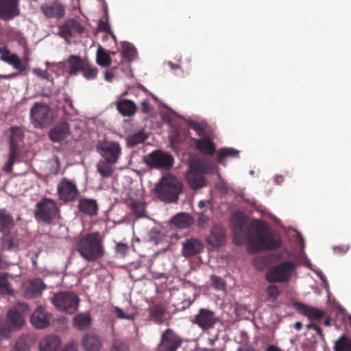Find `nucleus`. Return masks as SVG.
Instances as JSON below:
<instances>
[{"mask_svg":"<svg viewBox=\"0 0 351 351\" xmlns=\"http://www.w3.org/2000/svg\"><path fill=\"white\" fill-rule=\"evenodd\" d=\"M306 328L308 330H314V331L316 332V333L320 337V338L322 339H324V334L322 332V328L317 326V324H313V323H310L308 324L307 326H306Z\"/></svg>","mask_w":351,"mask_h":351,"instance_id":"5fc2aeb1","label":"nucleus"},{"mask_svg":"<svg viewBox=\"0 0 351 351\" xmlns=\"http://www.w3.org/2000/svg\"><path fill=\"white\" fill-rule=\"evenodd\" d=\"M334 351H351V339L345 335L341 336L335 341Z\"/></svg>","mask_w":351,"mask_h":351,"instance_id":"37998d69","label":"nucleus"},{"mask_svg":"<svg viewBox=\"0 0 351 351\" xmlns=\"http://www.w3.org/2000/svg\"><path fill=\"white\" fill-rule=\"evenodd\" d=\"M96 62L98 65L102 67H108L112 63V58L109 53L101 46L97 50L96 53Z\"/></svg>","mask_w":351,"mask_h":351,"instance_id":"4c0bfd02","label":"nucleus"},{"mask_svg":"<svg viewBox=\"0 0 351 351\" xmlns=\"http://www.w3.org/2000/svg\"><path fill=\"white\" fill-rule=\"evenodd\" d=\"M99 28L102 32H105L107 33H110V27L109 24L106 22H104L102 21H99Z\"/></svg>","mask_w":351,"mask_h":351,"instance_id":"0e129e2a","label":"nucleus"},{"mask_svg":"<svg viewBox=\"0 0 351 351\" xmlns=\"http://www.w3.org/2000/svg\"><path fill=\"white\" fill-rule=\"evenodd\" d=\"M181 343L180 337L172 329L168 328L161 336L159 351H176Z\"/></svg>","mask_w":351,"mask_h":351,"instance_id":"4468645a","label":"nucleus"},{"mask_svg":"<svg viewBox=\"0 0 351 351\" xmlns=\"http://www.w3.org/2000/svg\"><path fill=\"white\" fill-rule=\"evenodd\" d=\"M245 241L250 254L275 250L281 245L280 238L273 235L265 223L260 219H254L250 222Z\"/></svg>","mask_w":351,"mask_h":351,"instance_id":"f257e3e1","label":"nucleus"},{"mask_svg":"<svg viewBox=\"0 0 351 351\" xmlns=\"http://www.w3.org/2000/svg\"><path fill=\"white\" fill-rule=\"evenodd\" d=\"M165 308L160 304H156L150 308L149 316L157 324H162L164 321Z\"/></svg>","mask_w":351,"mask_h":351,"instance_id":"ea45409f","label":"nucleus"},{"mask_svg":"<svg viewBox=\"0 0 351 351\" xmlns=\"http://www.w3.org/2000/svg\"><path fill=\"white\" fill-rule=\"evenodd\" d=\"M40 8L42 12L47 18L60 19L65 14L64 6L58 3L44 4Z\"/></svg>","mask_w":351,"mask_h":351,"instance_id":"a878e982","label":"nucleus"},{"mask_svg":"<svg viewBox=\"0 0 351 351\" xmlns=\"http://www.w3.org/2000/svg\"><path fill=\"white\" fill-rule=\"evenodd\" d=\"M77 343L75 341H70L62 349V351H77Z\"/></svg>","mask_w":351,"mask_h":351,"instance_id":"bf43d9fd","label":"nucleus"},{"mask_svg":"<svg viewBox=\"0 0 351 351\" xmlns=\"http://www.w3.org/2000/svg\"><path fill=\"white\" fill-rule=\"evenodd\" d=\"M10 152L7 162L3 167L4 172L9 173L12 171V167L20 152V143L23 141L25 134L21 128L12 126L10 128Z\"/></svg>","mask_w":351,"mask_h":351,"instance_id":"39448f33","label":"nucleus"},{"mask_svg":"<svg viewBox=\"0 0 351 351\" xmlns=\"http://www.w3.org/2000/svg\"><path fill=\"white\" fill-rule=\"evenodd\" d=\"M136 54V49L132 45L126 42L123 43L122 51L121 52L119 53V60L118 61L115 60V62L117 63H121L124 59H125L128 62H130L134 59Z\"/></svg>","mask_w":351,"mask_h":351,"instance_id":"f704fd0d","label":"nucleus"},{"mask_svg":"<svg viewBox=\"0 0 351 351\" xmlns=\"http://www.w3.org/2000/svg\"><path fill=\"white\" fill-rule=\"evenodd\" d=\"M114 311L116 313L117 317L120 319H132L133 316L131 315L125 314L122 309L119 307H116L114 308Z\"/></svg>","mask_w":351,"mask_h":351,"instance_id":"4d7b16f0","label":"nucleus"},{"mask_svg":"<svg viewBox=\"0 0 351 351\" xmlns=\"http://www.w3.org/2000/svg\"><path fill=\"white\" fill-rule=\"evenodd\" d=\"M208 221L209 217L207 215H206L204 213H202L197 219V224L199 226L204 228L206 226L208 225Z\"/></svg>","mask_w":351,"mask_h":351,"instance_id":"6e6d98bb","label":"nucleus"},{"mask_svg":"<svg viewBox=\"0 0 351 351\" xmlns=\"http://www.w3.org/2000/svg\"><path fill=\"white\" fill-rule=\"evenodd\" d=\"M203 250V244L197 239L191 238L186 239L182 243V254L184 257H191Z\"/></svg>","mask_w":351,"mask_h":351,"instance_id":"5701e85b","label":"nucleus"},{"mask_svg":"<svg viewBox=\"0 0 351 351\" xmlns=\"http://www.w3.org/2000/svg\"><path fill=\"white\" fill-rule=\"evenodd\" d=\"M212 286L217 290H223L226 288L224 280L222 278L212 275L210 277Z\"/></svg>","mask_w":351,"mask_h":351,"instance_id":"8fccbe9b","label":"nucleus"},{"mask_svg":"<svg viewBox=\"0 0 351 351\" xmlns=\"http://www.w3.org/2000/svg\"><path fill=\"white\" fill-rule=\"evenodd\" d=\"M189 125L199 136H204L205 135V130L202 124L192 121L189 123Z\"/></svg>","mask_w":351,"mask_h":351,"instance_id":"603ef678","label":"nucleus"},{"mask_svg":"<svg viewBox=\"0 0 351 351\" xmlns=\"http://www.w3.org/2000/svg\"><path fill=\"white\" fill-rule=\"evenodd\" d=\"M12 66L17 69L19 72H23L25 70L26 66L22 64L21 60L18 58L14 62Z\"/></svg>","mask_w":351,"mask_h":351,"instance_id":"680f3d73","label":"nucleus"},{"mask_svg":"<svg viewBox=\"0 0 351 351\" xmlns=\"http://www.w3.org/2000/svg\"><path fill=\"white\" fill-rule=\"evenodd\" d=\"M20 15L19 0H0V19L9 21Z\"/></svg>","mask_w":351,"mask_h":351,"instance_id":"dca6fc26","label":"nucleus"},{"mask_svg":"<svg viewBox=\"0 0 351 351\" xmlns=\"http://www.w3.org/2000/svg\"><path fill=\"white\" fill-rule=\"evenodd\" d=\"M169 140L171 149L174 150L177 149L182 141L180 131L176 128L173 129L169 136Z\"/></svg>","mask_w":351,"mask_h":351,"instance_id":"a18cd8bd","label":"nucleus"},{"mask_svg":"<svg viewBox=\"0 0 351 351\" xmlns=\"http://www.w3.org/2000/svg\"><path fill=\"white\" fill-rule=\"evenodd\" d=\"M91 323V317L88 313H80L73 318V325L78 330H84L88 328Z\"/></svg>","mask_w":351,"mask_h":351,"instance_id":"c9c22d12","label":"nucleus"},{"mask_svg":"<svg viewBox=\"0 0 351 351\" xmlns=\"http://www.w3.org/2000/svg\"><path fill=\"white\" fill-rule=\"evenodd\" d=\"M80 212L88 216H95L98 213V204L95 199L89 198H81L77 204Z\"/></svg>","mask_w":351,"mask_h":351,"instance_id":"b1692460","label":"nucleus"},{"mask_svg":"<svg viewBox=\"0 0 351 351\" xmlns=\"http://www.w3.org/2000/svg\"><path fill=\"white\" fill-rule=\"evenodd\" d=\"M29 306L26 303L19 302L11 307L6 315V322L11 328L19 329L25 323V317L29 313Z\"/></svg>","mask_w":351,"mask_h":351,"instance_id":"9d476101","label":"nucleus"},{"mask_svg":"<svg viewBox=\"0 0 351 351\" xmlns=\"http://www.w3.org/2000/svg\"><path fill=\"white\" fill-rule=\"evenodd\" d=\"M1 249L3 250L12 251L16 250L19 247L18 238L9 233H3L1 238Z\"/></svg>","mask_w":351,"mask_h":351,"instance_id":"72a5a7b5","label":"nucleus"},{"mask_svg":"<svg viewBox=\"0 0 351 351\" xmlns=\"http://www.w3.org/2000/svg\"><path fill=\"white\" fill-rule=\"evenodd\" d=\"M100 155L108 164H114L117 162L121 154V147L115 141H105L97 146Z\"/></svg>","mask_w":351,"mask_h":351,"instance_id":"9b49d317","label":"nucleus"},{"mask_svg":"<svg viewBox=\"0 0 351 351\" xmlns=\"http://www.w3.org/2000/svg\"><path fill=\"white\" fill-rule=\"evenodd\" d=\"M12 351H30L29 345L23 339H19Z\"/></svg>","mask_w":351,"mask_h":351,"instance_id":"3c124183","label":"nucleus"},{"mask_svg":"<svg viewBox=\"0 0 351 351\" xmlns=\"http://www.w3.org/2000/svg\"><path fill=\"white\" fill-rule=\"evenodd\" d=\"M171 226L179 229H185L189 228L193 223L191 217L184 213H181L173 216L170 221Z\"/></svg>","mask_w":351,"mask_h":351,"instance_id":"473e14b6","label":"nucleus"},{"mask_svg":"<svg viewBox=\"0 0 351 351\" xmlns=\"http://www.w3.org/2000/svg\"><path fill=\"white\" fill-rule=\"evenodd\" d=\"M207 243L213 247H219L226 242V234L223 228L220 226H213L210 234L206 237Z\"/></svg>","mask_w":351,"mask_h":351,"instance_id":"4be33fe9","label":"nucleus"},{"mask_svg":"<svg viewBox=\"0 0 351 351\" xmlns=\"http://www.w3.org/2000/svg\"><path fill=\"white\" fill-rule=\"evenodd\" d=\"M87 59H82L78 56L71 55L66 62L69 67V73L71 75H76L81 71Z\"/></svg>","mask_w":351,"mask_h":351,"instance_id":"2f4dec72","label":"nucleus"},{"mask_svg":"<svg viewBox=\"0 0 351 351\" xmlns=\"http://www.w3.org/2000/svg\"><path fill=\"white\" fill-rule=\"evenodd\" d=\"M239 152L231 147L221 148L218 151L217 162L220 164L224 163V159L227 157L238 158Z\"/></svg>","mask_w":351,"mask_h":351,"instance_id":"a19ab883","label":"nucleus"},{"mask_svg":"<svg viewBox=\"0 0 351 351\" xmlns=\"http://www.w3.org/2000/svg\"><path fill=\"white\" fill-rule=\"evenodd\" d=\"M33 73L43 79H48L49 77V75L46 69L42 70L38 68L34 69Z\"/></svg>","mask_w":351,"mask_h":351,"instance_id":"052dcab7","label":"nucleus"},{"mask_svg":"<svg viewBox=\"0 0 351 351\" xmlns=\"http://www.w3.org/2000/svg\"><path fill=\"white\" fill-rule=\"evenodd\" d=\"M24 296L26 298H36L40 295L45 289V285L40 278H34L28 280L24 285Z\"/></svg>","mask_w":351,"mask_h":351,"instance_id":"aec40b11","label":"nucleus"},{"mask_svg":"<svg viewBox=\"0 0 351 351\" xmlns=\"http://www.w3.org/2000/svg\"><path fill=\"white\" fill-rule=\"evenodd\" d=\"M143 160L151 169L165 170L170 169L174 163V158L171 154L160 149L145 156Z\"/></svg>","mask_w":351,"mask_h":351,"instance_id":"6e6552de","label":"nucleus"},{"mask_svg":"<svg viewBox=\"0 0 351 351\" xmlns=\"http://www.w3.org/2000/svg\"><path fill=\"white\" fill-rule=\"evenodd\" d=\"M80 72L86 80H94L98 74V69L87 60Z\"/></svg>","mask_w":351,"mask_h":351,"instance_id":"79ce46f5","label":"nucleus"},{"mask_svg":"<svg viewBox=\"0 0 351 351\" xmlns=\"http://www.w3.org/2000/svg\"><path fill=\"white\" fill-rule=\"evenodd\" d=\"M51 302L60 311L73 314L77 311L80 299L73 292L60 291L51 298Z\"/></svg>","mask_w":351,"mask_h":351,"instance_id":"423d86ee","label":"nucleus"},{"mask_svg":"<svg viewBox=\"0 0 351 351\" xmlns=\"http://www.w3.org/2000/svg\"><path fill=\"white\" fill-rule=\"evenodd\" d=\"M203 167L198 166L196 170L189 171L186 175V179L189 186L193 190L201 189L206 185V180L202 173H205Z\"/></svg>","mask_w":351,"mask_h":351,"instance_id":"6ab92c4d","label":"nucleus"},{"mask_svg":"<svg viewBox=\"0 0 351 351\" xmlns=\"http://www.w3.org/2000/svg\"><path fill=\"white\" fill-rule=\"evenodd\" d=\"M295 268L291 261L280 263L268 269L265 279L269 282H288Z\"/></svg>","mask_w":351,"mask_h":351,"instance_id":"0eeeda50","label":"nucleus"},{"mask_svg":"<svg viewBox=\"0 0 351 351\" xmlns=\"http://www.w3.org/2000/svg\"><path fill=\"white\" fill-rule=\"evenodd\" d=\"M114 73L112 71H106L105 72V79L108 82H110L114 78Z\"/></svg>","mask_w":351,"mask_h":351,"instance_id":"338daca9","label":"nucleus"},{"mask_svg":"<svg viewBox=\"0 0 351 351\" xmlns=\"http://www.w3.org/2000/svg\"><path fill=\"white\" fill-rule=\"evenodd\" d=\"M237 351H256V350L251 346H244L238 348Z\"/></svg>","mask_w":351,"mask_h":351,"instance_id":"69168bd1","label":"nucleus"},{"mask_svg":"<svg viewBox=\"0 0 351 351\" xmlns=\"http://www.w3.org/2000/svg\"><path fill=\"white\" fill-rule=\"evenodd\" d=\"M295 306L300 313L311 320H319L324 316V312L317 308L311 307L299 302H296Z\"/></svg>","mask_w":351,"mask_h":351,"instance_id":"bb28decb","label":"nucleus"},{"mask_svg":"<svg viewBox=\"0 0 351 351\" xmlns=\"http://www.w3.org/2000/svg\"><path fill=\"white\" fill-rule=\"evenodd\" d=\"M61 345L60 339L56 335H49L40 342V351H57Z\"/></svg>","mask_w":351,"mask_h":351,"instance_id":"7c9ffc66","label":"nucleus"},{"mask_svg":"<svg viewBox=\"0 0 351 351\" xmlns=\"http://www.w3.org/2000/svg\"><path fill=\"white\" fill-rule=\"evenodd\" d=\"M70 134V125L66 121H61L50 129L48 133L49 138L53 143H60Z\"/></svg>","mask_w":351,"mask_h":351,"instance_id":"a211bd4d","label":"nucleus"},{"mask_svg":"<svg viewBox=\"0 0 351 351\" xmlns=\"http://www.w3.org/2000/svg\"><path fill=\"white\" fill-rule=\"evenodd\" d=\"M232 232L234 234V243L241 245L245 241L247 236V221L243 214H234L232 221Z\"/></svg>","mask_w":351,"mask_h":351,"instance_id":"f8f14e48","label":"nucleus"},{"mask_svg":"<svg viewBox=\"0 0 351 351\" xmlns=\"http://www.w3.org/2000/svg\"><path fill=\"white\" fill-rule=\"evenodd\" d=\"M14 226V218L5 209H0V232L9 233Z\"/></svg>","mask_w":351,"mask_h":351,"instance_id":"c756f323","label":"nucleus"},{"mask_svg":"<svg viewBox=\"0 0 351 351\" xmlns=\"http://www.w3.org/2000/svg\"><path fill=\"white\" fill-rule=\"evenodd\" d=\"M50 315L43 306H38L30 317L31 324L36 328L43 329L49 324Z\"/></svg>","mask_w":351,"mask_h":351,"instance_id":"412c9836","label":"nucleus"},{"mask_svg":"<svg viewBox=\"0 0 351 351\" xmlns=\"http://www.w3.org/2000/svg\"><path fill=\"white\" fill-rule=\"evenodd\" d=\"M130 208L136 218L145 217L146 204L142 201L132 199L129 204Z\"/></svg>","mask_w":351,"mask_h":351,"instance_id":"e433bc0d","label":"nucleus"},{"mask_svg":"<svg viewBox=\"0 0 351 351\" xmlns=\"http://www.w3.org/2000/svg\"><path fill=\"white\" fill-rule=\"evenodd\" d=\"M75 249L88 262H95L105 254L104 237L93 232L80 237L75 242Z\"/></svg>","mask_w":351,"mask_h":351,"instance_id":"f03ea898","label":"nucleus"},{"mask_svg":"<svg viewBox=\"0 0 351 351\" xmlns=\"http://www.w3.org/2000/svg\"><path fill=\"white\" fill-rule=\"evenodd\" d=\"M59 208L52 199L42 198L36 205L35 218L38 221L50 223L56 217Z\"/></svg>","mask_w":351,"mask_h":351,"instance_id":"1a4fd4ad","label":"nucleus"},{"mask_svg":"<svg viewBox=\"0 0 351 351\" xmlns=\"http://www.w3.org/2000/svg\"><path fill=\"white\" fill-rule=\"evenodd\" d=\"M18 58L19 57L15 53H12L10 55V56L9 57V59H8L6 62L12 65L14 64V62H15V60H17Z\"/></svg>","mask_w":351,"mask_h":351,"instance_id":"774afa93","label":"nucleus"},{"mask_svg":"<svg viewBox=\"0 0 351 351\" xmlns=\"http://www.w3.org/2000/svg\"><path fill=\"white\" fill-rule=\"evenodd\" d=\"M110 351H128V348L121 341H115Z\"/></svg>","mask_w":351,"mask_h":351,"instance_id":"13d9d810","label":"nucleus"},{"mask_svg":"<svg viewBox=\"0 0 351 351\" xmlns=\"http://www.w3.org/2000/svg\"><path fill=\"white\" fill-rule=\"evenodd\" d=\"M14 330L10 325L3 319H0V341L8 339L10 337V332Z\"/></svg>","mask_w":351,"mask_h":351,"instance_id":"de8ad7c7","label":"nucleus"},{"mask_svg":"<svg viewBox=\"0 0 351 351\" xmlns=\"http://www.w3.org/2000/svg\"><path fill=\"white\" fill-rule=\"evenodd\" d=\"M147 138V136L143 130H140L133 134L128 135L126 138V142L128 147H134L143 143Z\"/></svg>","mask_w":351,"mask_h":351,"instance_id":"58836bf2","label":"nucleus"},{"mask_svg":"<svg viewBox=\"0 0 351 351\" xmlns=\"http://www.w3.org/2000/svg\"><path fill=\"white\" fill-rule=\"evenodd\" d=\"M156 191L160 200L167 203L176 202L182 191V184L175 176L167 175L158 184Z\"/></svg>","mask_w":351,"mask_h":351,"instance_id":"7ed1b4c3","label":"nucleus"},{"mask_svg":"<svg viewBox=\"0 0 351 351\" xmlns=\"http://www.w3.org/2000/svg\"><path fill=\"white\" fill-rule=\"evenodd\" d=\"M141 110L143 113H149L151 110L150 106L147 101H143L141 104Z\"/></svg>","mask_w":351,"mask_h":351,"instance_id":"e2e57ef3","label":"nucleus"},{"mask_svg":"<svg viewBox=\"0 0 351 351\" xmlns=\"http://www.w3.org/2000/svg\"><path fill=\"white\" fill-rule=\"evenodd\" d=\"M97 170L102 178H108L112 175L113 171L110 164L105 162H99L97 165Z\"/></svg>","mask_w":351,"mask_h":351,"instance_id":"49530a36","label":"nucleus"},{"mask_svg":"<svg viewBox=\"0 0 351 351\" xmlns=\"http://www.w3.org/2000/svg\"><path fill=\"white\" fill-rule=\"evenodd\" d=\"M116 107L119 113L125 117L134 115L137 108L134 101L127 99L118 101L116 104Z\"/></svg>","mask_w":351,"mask_h":351,"instance_id":"c85d7f7f","label":"nucleus"},{"mask_svg":"<svg viewBox=\"0 0 351 351\" xmlns=\"http://www.w3.org/2000/svg\"><path fill=\"white\" fill-rule=\"evenodd\" d=\"M12 293L13 290L10 287L6 274H0V294L10 295Z\"/></svg>","mask_w":351,"mask_h":351,"instance_id":"c03bdc74","label":"nucleus"},{"mask_svg":"<svg viewBox=\"0 0 351 351\" xmlns=\"http://www.w3.org/2000/svg\"><path fill=\"white\" fill-rule=\"evenodd\" d=\"M266 293L268 300L275 301L280 295V291L276 285H270L266 288Z\"/></svg>","mask_w":351,"mask_h":351,"instance_id":"09e8293b","label":"nucleus"},{"mask_svg":"<svg viewBox=\"0 0 351 351\" xmlns=\"http://www.w3.org/2000/svg\"><path fill=\"white\" fill-rule=\"evenodd\" d=\"M57 192L60 199L64 202L73 201L78 194L76 184L65 178L59 182Z\"/></svg>","mask_w":351,"mask_h":351,"instance_id":"2eb2a0df","label":"nucleus"},{"mask_svg":"<svg viewBox=\"0 0 351 351\" xmlns=\"http://www.w3.org/2000/svg\"><path fill=\"white\" fill-rule=\"evenodd\" d=\"M196 149L204 155L212 156L216 151L215 143L208 136L200 139L193 138Z\"/></svg>","mask_w":351,"mask_h":351,"instance_id":"393cba45","label":"nucleus"},{"mask_svg":"<svg viewBox=\"0 0 351 351\" xmlns=\"http://www.w3.org/2000/svg\"><path fill=\"white\" fill-rule=\"evenodd\" d=\"M129 247L123 243H118L116 245V252L121 256H124L128 252Z\"/></svg>","mask_w":351,"mask_h":351,"instance_id":"864d4df0","label":"nucleus"},{"mask_svg":"<svg viewBox=\"0 0 351 351\" xmlns=\"http://www.w3.org/2000/svg\"><path fill=\"white\" fill-rule=\"evenodd\" d=\"M84 31L85 28L81 23L75 19H69L58 26V34L66 40L76 34L81 35Z\"/></svg>","mask_w":351,"mask_h":351,"instance_id":"ddd939ff","label":"nucleus"},{"mask_svg":"<svg viewBox=\"0 0 351 351\" xmlns=\"http://www.w3.org/2000/svg\"><path fill=\"white\" fill-rule=\"evenodd\" d=\"M82 344L86 351H99L101 347V341L99 336L86 333L82 338Z\"/></svg>","mask_w":351,"mask_h":351,"instance_id":"cd10ccee","label":"nucleus"},{"mask_svg":"<svg viewBox=\"0 0 351 351\" xmlns=\"http://www.w3.org/2000/svg\"><path fill=\"white\" fill-rule=\"evenodd\" d=\"M30 121L34 128L44 129L53 122V113L51 107L43 102H36L30 109Z\"/></svg>","mask_w":351,"mask_h":351,"instance_id":"20e7f679","label":"nucleus"},{"mask_svg":"<svg viewBox=\"0 0 351 351\" xmlns=\"http://www.w3.org/2000/svg\"><path fill=\"white\" fill-rule=\"evenodd\" d=\"M217 321L215 313L207 308H200L195 317V323L203 330L214 328Z\"/></svg>","mask_w":351,"mask_h":351,"instance_id":"f3484780","label":"nucleus"}]
</instances>
